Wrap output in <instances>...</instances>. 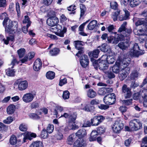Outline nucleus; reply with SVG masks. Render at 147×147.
<instances>
[{
    "instance_id": "obj_1",
    "label": "nucleus",
    "mask_w": 147,
    "mask_h": 147,
    "mask_svg": "<svg viewBox=\"0 0 147 147\" xmlns=\"http://www.w3.org/2000/svg\"><path fill=\"white\" fill-rule=\"evenodd\" d=\"M7 16V13H4L1 15L0 17V19L1 20L4 19L3 22V25L4 26L5 24H6L5 31L7 32L15 33L17 30V23L16 22H13L9 20Z\"/></svg>"
},
{
    "instance_id": "obj_2",
    "label": "nucleus",
    "mask_w": 147,
    "mask_h": 147,
    "mask_svg": "<svg viewBox=\"0 0 147 147\" xmlns=\"http://www.w3.org/2000/svg\"><path fill=\"white\" fill-rule=\"evenodd\" d=\"M130 62V59L129 58H124L121 61L118 60L112 67V71L115 73H118L120 70L122 71L128 66Z\"/></svg>"
},
{
    "instance_id": "obj_3",
    "label": "nucleus",
    "mask_w": 147,
    "mask_h": 147,
    "mask_svg": "<svg viewBox=\"0 0 147 147\" xmlns=\"http://www.w3.org/2000/svg\"><path fill=\"white\" fill-rule=\"evenodd\" d=\"M144 53V51L140 49L138 44L135 43L128 52V54L131 57H138Z\"/></svg>"
},
{
    "instance_id": "obj_4",
    "label": "nucleus",
    "mask_w": 147,
    "mask_h": 147,
    "mask_svg": "<svg viewBox=\"0 0 147 147\" xmlns=\"http://www.w3.org/2000/svg\"><path fill=\"white\" fill-rule=\"evenodd\" d=\"M129 126L131 131H136L142 127V123L138 119H135L131 121L129 123Z\"/></svg>"
},
{
    "instance_id": "obj_5",
    "label": "nucleus",
    "mask_w": 147,
    "mask_h": 147,
    "mask_svg": "<svg viewBox=\"0 0 147 147\" xmlns=\"http://www.w3.org/2000/svg\"><path fill=\"white\" fill-rule=\"evenodd\" d=\"M124 125L121 120L118 119L113 123L112 129L113 132L116 133H119L123 128Z\"/></svg>"
},
{
    "instance_id": "obj_6",
    "label": "nucleus",
    "mask_w": 147,
    "mask_h": 147,
    "mask_svg": "<svg viewBox=\"0 0 147 147\" xmlns=\"http://www.w3.org/2000/svg\"><path fill=\"white\" fill-rule=\"evenodd\" d=\"M115 94L113 93L109 94L105 96L103 98L104 102L107 105L114 104L116 100Z\"/></svg>"
},
{
    "instance_id": "obj_7",
    "label": "nucleus",
    "mask_w": 147,
    "mask_h": 147,
    "mask_svg": "<svg viewBox=\"0 0 147 147\" xmlns=\"http://www.w3.org/2000/svg\"><path fill=\"white\" fill-rule=\"evenodd\" d=\"M74 45L75 48L79 50L76 55L79 57L84 52V48L82 47L84 45V42L79 40H76L74 42Z\"/></svg>"
},
{
    "instance_id": "obj_8",
    "label": "nucleus",
    "mask_w": 147,
    "mask_h": 147,
    "mask_svg": "<svg viewBox=\"0 0 147 147\" xmlns=\"http://www.w3.org/2000/svg\"><path fill=\"white\" fill-rule=\"evenodd\" d=\"M54 29L57 31L55 32V34L61 37H64V34L66 32L67 30V28L65 27H64L62 30V26L59 24L57 25Z\"/></svg>"
},
{
    "instance_id": "obj_9",
    "label": "nucleus",
    "mask_w": 147,
    "mask_h": 147,
    "mask_svg": "<svg viewBox=\"0 0 147 147\" xmlns=\"http://www.w3.org/2000/svg\"><path fill=\"white\" fill-rule=\"evenodd\" d=\"M114 55V53L112 52L111 54H109L107 56L106 55H103L101 57V59L105 60L106 59V61L108 64H113L115 61Z\"/></svg>"
},
{
    "instance_id": "obj_10",
    "label": "nucleus",
    "mask_w": 147,
    "mask_h": 147,
    "mask_svg": "<svg viewBox=\"0 0 147 147\" xmlns=\"http://www.w3.org/2000/svg\"><path fill=\"white\" fill-rule=\"evenodd\" d=\"M75 122L69 121L66 123V126L64 129L65 132H67L71 130H75L78 128V125L75 124Z\"/></svg>"
},
{
    "instance_id": "obj_11",
    "label": "nucleus",
    "mask_w": 147,
    "mask_h": 147,
    "mask_svg": "<svg viewBox=\"0 0 147 147\" xmlns=\"http://www.w3.org/2000/svg\"><path fill=\"white\" fill-rule=\"evenodd\" d=\"M63 117L66 118L68 119V121L75 122V121L77 118V114L75 113H65L64 114L61 115L60 117Z\"/></svg>"
},
{
    "instance_id": "obj_12",
    "label": "nucleus",
    "mask_w": 147,
    "mask_h": 147,
    "mask_svg": "<svg viewBox=\"0 0 147 147\" xmlns=\"http://www.w3.org/2000/svg\"><path fill=\"white\" fill-rule=\"evenodd\" d=\"M122 91L124 94V97L126 98H130L132 95L131 89L125 84L122 87Z\"/></svg>"
},
{
    "instance_id": "obj_13",
    "label": "nucleus",
    "mask_w": 147,
    "mask_h": 147,
    "mask_svg": "<svg viewBox=\"0 0 147 147\" xmlns=\"http://www.w3.org/2000/svg\"><path fill=\"white\" fill-rule=\"evenodd\" d=\"M24 138L23 139V142H26L27 140H31L33 138L36 137V134L34 133L30 132H26L23 133Z\"/></svg>"
},
{
    "instance_id": "obj_14",
    "label": "nucleus",
    "mask_w": 147,
    "mask_h": 147,
    "mask_svg": "<svg viewBox=\"0 0 147 147\" xmlns=\"http://www.w3.org/2000/svg\"><path fill=\"white\" fill-rule=\"evenodd\" d=\"M34 98V96L32 94L27 93L23 95L22 99L24 102L28 103L32 102Z\"/></svg>"
},
{
    "instance_id": "obj_15",
    "label": "nucleus",
    "mask_w": 147,
    "mask_h": 147,
    "mask_svg": "<svg viewBox=\"0 0 147 147\" xmlns=\"http://www.w3.org/2000/svg\"><path fill=\"white\" fill-rule=\"evenodd\" d=\"M80 63L81 65L84 67H86L88 65L89 60L88 57L85 55H83L80 58Z\"/></svg>"
},
{
    "instance_id": "obj_16",
    "label": "nucleus",
    "mask_w": 147,
    "mask_h": 147,
    "mask_svg": "<svg viewBox=\"0 0 147 147\" xmlns=\"http://www.w3.org/2000/svg\"><path fill=\"white\" fill-rule=\"evenodd\" d=\"M59 22V19L55 17L50 18L48 19L47 20V24L48 25L51 26L56 25Z\"/></svg>"
},
{
    "instance_id": "obj_17",
    "label": "nucleus",
    "mask_w": 147,
    "mask_h": 147,
    "mask_svg": "<svg viewBox=\"0 0 147 147\" xmlns=\"http://www.w3.org/2000/svg\"><path fill=\"white\" fill-rule=\"evenodd\" d=\"M122 72L119 75V78L121 80H123L127 76L129 72L130 68L128 66L122 70Z\"/></svg>"
},
{
    "instance_id": "obj_18",
    "label": "nucleus",
    "mask_w": 147,
    "mask_h": 147,
    "mask_svg": "<svg viewBox=\"0 0 147 147\" xmlns=\"http://www.w3.org/2000/svg\"><path fill=\"white\" fill-rule=\"evenodd\" d=\"M86 145V141L82 139H79L74 142L73 147H84Z\"/></svg>"
},
{
    "instance_id": "obj_19",
    "label": "nucleus",
    "mask_w": 147,
    "mask_h": 147,
    "mask_svg": "<svg viewBox=\"0 0 147 147\" xmlns=\"http://www.w3.org/2000/svg\"><path fill=\"white\" fill-rule=\"evenodd\" d=\"M100 62H99L98 64V67L99 69L102 70H105L107 69L108 67V63L105 59H100Z\"/></svg>"
},
{
    "instance_id": "obj_20",
    "label": "nucleus",
    "mask_w": 147,
    "mask_h": 147,
    "mask_svg": "<svg viewBox=\"0 0 147 147\" xmlns=\"http://www.w3.org/2000/svg\"><path fill=\"white\" fill-rule=\"evenodd\" d=\"M100 50L103 52H106L110 54L112 52L110 47L107 43L103 44L100 48Z\"/></svg>"
},
{
    "instance_id": "obj_21",
    "label": "nucleus",
    "mask_w": 147,
    "mask_h": 147,
    "mask_svg": "<svg viewBox=\"0 0 147 147\" xmlns=\"http://www.w3.org/2000/svg\"><path fill=\"white\" fill-rule=\"evenodd\" d=\"M115 35L114 37H113V44H117L119 41H121L124 39L123 36L120 34H116L117 32H115L114 33Z\"/></svg>"
},
{
    "instance_id": "obj_22",
    "label": "nucleus",
    "mask_w": 147,
    "mask_h": 147,
    "mask_svg": "<svg viewBox=\"0 0 147 147\" xmlns=\"http://www.w3.org/2000/svg\"><path fill=\"white\" fill-rule=\"evenodd\" d=\"M42 66V62L40 59H37L34 62L33 65V68L35 71H38Z\"/></svg>"
},
{
    "instance_id": "obj_23",
    "label": "nucleus",
    "mask_w": 147,
    "mask_h": 147,
    "mask_svg": "<svg viewBox=\"0 0 147 147\" xmlns=\"http://www.w3.org/2000/svg\"><path fill=\"white\" fill-rule=\"evenodd\" d=\"M28 86L27 81L26 80H24L19 82L18 85V88L19 90H23L26 89Z\"/></svg>"
},
{
    "instance_id": "obj_24",
    "label": "nucleus",
    "mask_w": 147,
    "mask_h": 147,
    "mask_svg": "<svg viewBox=\"0 0 147 147\" xmlns=\"http://www.w3.org/2000/svg\"><path fill=\"white\" fill-rule=\"evenodd\" d=\"M87 132L85 129H82L78 131L76 134V135L79 138V139H80L85 136Z\"/></svg>"
},
{
    "instance_id": "obj_25",
    "label": "nucleus",
    "mask_w": 147,
    "mask_h": 147,
    "mask_svg": "<svg viewBox=\"0 0 147 147\" xmlns=\"http://www.w3.org/2000/svg\"><path fill=\"white\" fill-rule=\"evenodd\" d=\"M123 10L125 12V16H123L122 15L119 16L118 19L121 21L129 19V12L126 9H124Z\"/></svg>"
},
{
    "instance_id": "obj_26",
    "label": "nucleus",
    "mask_w": 147,
    "mask_h": 147,
    "mask_svg": "<svg viewBox=\"0 0 147 147\" xmlns=\"http://www.w3.org/2000/svg\"><path fill=\"white\" fill-rule=\"evenodd\" d=\"M97 24V21L95 20L91 21L87 26V28L89 30H93L96 27Z\"/></svg>"
},
{
    "instance_id": "obj_27",
    "label": "nucleus",
    "mask_w": 147,
    "mask_h": 147,
    "mask_svg": "<svg viewBox=\"0 0 147 147\" xmlns=\"http://www.w3.org/2000/svg\"><path fill=\"white\" fill-rule=\"evenodd\" d=\"M14 40V36L13 35H10L6 37V38H3V41L4 43L6 45H8L9 41L13 42Z\"/></svg>"
},
{
    "instance_id": "obj_28",
    "label": "nucleus",
    "mask_w": 147,
    "mask_h": 147,
    "mask_svg": "<svg viewBox=\"0 0 147 147\" xmlns=\"http://www.w3.org/2000/svg\"><path fill=\"white\" fill-rule=\"evenodd\" d=\"M97 132L96 131H93L89 138V141L90 142L94 141L96 140L97 136Z\"/></svg>"
},
{
    "instance_id": "obj_29",
    "label": "nucleus",
    "mask_w": 147,
    "mask_h": 147,
    "mask_svg": "<svg viewBox=\"0 0 147 147\" xmlns=\"http://www.w3.org/2000/svg\"><path fill=\"white\" fill-rule=\"evenodd\" d=\"M80 108L87 111H91L94 110L95 108L93 105H86L84 107H81Z\"/></svg>"
},
{
    "instance_id": "obj_30",
    "label": "nucleus",
    "mask_w": 147,
    "mask_h": 147,
    "mask_svg": "<svg viewBox=\"0 0 147 147\" xmlns=\"http://www.w3.org/2000/svg\"><path fill=\"white\" fill-rule=\"evenodd\" d=\"M15 109L16 107L15 105L13 104H11L7 108V112L8 114H12L14 112Z\"/></svg>"
},
{
    "instance_id": "obj_31",
    "label": "nucleus",
    "mask_w": 147,
    "mask_h": 147,
    "mask_svg": "<svg viewBox=\"0 0 147 147\" xmlns=\"http://www.w3.org/2000/svg\"><path fill=\"white\" fill-rule=\"evenodd\" d=\"M100 51L98 49H96L92 52H89L88 55L90 57L97 58Z\"/></svg>"
},
{
    "instance_id": "obj_32",
    "label": "nucleus",
    "mask_w": 147,
    "mask_h": 147,
    "mask_svg": "<svg viewBox=\"0 0 147 147\" xmlns=\"http://www.w3.org/2000/svg\"><path fill=\"white\" fill-rule=\"evenodd\" d=\"M142 0H131L129 2L130 6L131 7H135L140 3Z\"/></svg>"
},
{
    "instance_id": "obj_33",
    "label": "nucleus",
    "mask_w": 147,
    "mask_h": 147,
    "mask_svg": "<svg viewBox=\"0 0 147 147\" xmlns=\"http://www.w3.org/2000/svg\"><path fill=\"white\" fill-rule=\"evenodd\" d=\"M129 45V43L127 42H121L118 45L119 47L122 50L125 49L128 47Z\"/></svg>"
},
{
    "instance_id": "obj_34",
    "label": "nucleus",
    "mask_w": 147,
    "mask_h": 147,
    "mask_svg": "<svg viewBox=\"0 0 147 147\" xmlns=\"http://www.w3.org/2000/svg\"><path fill=\"white\" fill-rule=\"evenodd\" d=\"M137 20V21L135 23V25L136 26H139L142 25L144 23V21L143 19L138 18L137 19L136 18H134L133 19V21L134 22L136 20Z\"/></svg>"
},
{
    "instance_id": "obj_35",
    "label": "nucleus",
    "mask_w": 147,
    "mask_h": 147,
    "mask_svg": "<svg viewBox=\"0 0 147 147\" xmlns=\"http://www.w3.org/2000/svg\"><path fill=\"white\" fill-rule=\"evenodd\" d=\"M146 90H144L142 94V97L143 99V105L145 107H147V94L145 93Z\"/></svg>"
},
{
    "instance_id": "obj_36",
    "label": "nucleus",
    "mask_w": 147,
    "mask_h": 147,
    "mask_svg": "<svg viewBox=\"0 0 147 147\" xmlns=\"http://www.w3.org/2000/svg\"><path fill=\"white\" fill-rule=\"evenodd\" d=\"M60 50L59 49L55 48L50 50L49 53L52 56H55L58 54Z\"/></svg>"
},
{
    "instance_id": "obj_37",
    "label": "nucleus",
    "mask_w": 147,
    "mask_h": 147,
    "mask_svg": "<svg viewBox=\"0 0 147 147\" xmlns=\"http://www.w3.org/2000/svg\"><path fill=\"white\" fill-rule=\"evenodd\" d=\"M55 73L52 71H49L47 73L46 76L47 78L49 79L52 80L55 77Z\"/></svg>"
},
{
    "instance_id": "obj_38",
    "label": "nucleus",
    "mask_w": 147,
    "mask_h": 147,
    "mask_svg": "<svg viewBox=\"0 0 147 147\" xmlns=\"http://www.w3.org/2000/svg\"><path fill=\"white\" fill-rule=\"evenodd\" d=\"M87 95L89 97L92 98L95 97L96 93L92 89H90L88 91Z\"/></svg>"
},
{
    "instance_id": "obj_39",
    "label": "nucleus",
    "mask_w": 147,
    "mask_h": 147,
    "mask_svg": "<svg viewBox=\"0 0 147 147\" xmlns=\"http://www.w3.org/2000/svg\"><path fill=\"white\" fill-rule=\"evenodd\" d=\"M30 147H43V145L41 142L36 141L32 143Z\"/></svg>"
},
{
    "instance_id": "obj_40",
    "label": "nucleus",
    "mask_w": 147,
    "mask_h": 147,
    "mask_svg": "<svg viewBox=\"0 0 147 147\" xmlns=\"http://www.w3.org/2000/svg\"><path fill=\"white\" fill-rule=\"evenodd\" d=\"M80 17H82L84 16L86 11V8L85 6L83 4H82L80 6Z\"/></svg>"
},
{
    "instance_id": "obj_41",
    "label": "nucleus",
    "mask_w": 147,
    "mask_h": 147,
    "mask_svg": "<svg viewBox=\"0 0 147 147\" xmlns=\"http://www.w3.org/2000/svg\"><path fill=\"white\" fill-rule=\"evenodd\" d=\"M17 139L16 136L14 135L12 136L9 140L10 144L12 145H15L17 143Z\"/></svg>"
},
{
    "instance_id": "obj_42",
    "label": "nucleus",
    "mask_w": 147,
    "mask_h": 147,
    "mask_svg": "<svg viewBox=\"0 0 147 147\" xmlns=\"http://www.w3.org/2000/svg\"><path fill=\"white\" fill-rule=\"evenodd\" d=\"M91 124L92 126H97L99 124L96 116L91 119Z\"/></svg>"
},
{
    "instance_id": "obj_43",
    "label": "nucleus",
    "mask_w": 147,
    "mask_h": 147,
    "mask_svg": "<svg viewBox=\"0 0 147 147\" xmlns=\"http://www.w3.org/2000/svg\"><path fill=\"white\" fill-rule=\"evenodd\" d=\"M19 128L22 131H25L27 129V126L25 123H22L19 125Z\"/></svg>"
},
{
    "instance_id": "obj_44",
    "label": "nucleus",
    "mask_w": 147,
    "mask_h": 147,
    "mask_svg": "<svg viewBox=\"0 0 147 147\" xmlns=\"http://www.w3.org/2000/svg\"><path fill=\"white\" fill-rule=\"evenodd\" d=\"M15 71L13 69H11L9 68L6 70V73L7 75L12 76H13L15 74Z\"/></svg>"
},
{
    "instance_id": "obj_45",
    "label": "nucleus",
    "mask_w": 147,
    "mask_h": 147,
    "mask_svg": "<svg viewBox=\"0 0 147 147\" xmlns=\"http://www.w3.org/2000/svg\"><path fill=\"white\" fill-rule=\"evenodd\" d=\"M127 24V22H123L118 30V32H121L125 30Z\"/></svg>"
},
{
    "instance_id": "obj_46",
    "label": "nucleus",
    "mask_w": 147,
    "mask_h": 147,
    "mask_svg": "<svg viewBox=\"0 0 147 147\" xmlns=\"http://www.w3.org/2000/svg\"><path fill=\"white\" fill-rule=\"evenodd\" d=\"M75 135L72 134L70 135L67 138V142L68 144L71 145L73 143L74 140Z\"/></svg>"
},
{
    "instance_id": "obj_47",
    "label": "nucleus",
    "mask_w": 147,
    "mask_h": 147,
    "mask_svg": "<svg viewBox=\"0 0 147 147\" xmlns=\"http://www.w3.org/2000/svg\"><path fill=\"white\" fill-rule=\"evenodd\" d=\"M120 11L117 10V12H115L113 13L112 14L111 17L114 21H115L117 20V17L119 14Z\"/></svg>"
},
{
    "instance_id": "obj_48",
    "label": "nucleus",
    "mask_w": 147,
    "mask_h": 147,
    "mask_svg": "<svg viewBox=\"0 0 147 147\" xmlns=\"http://www.w3.org/2000/svg\"><path fill=\"white\" fill-rule=\"evenodd\" d=\"M54 129V126L52 124H49L47 128V132L49 134L52 133Z\"/></svg>"
},
{
    "instance_id": "obj_49",
    "label": "nucleus",
    "mask_w": 147,
    "mask_h": 147,
    "mask_svg": "<svg viewBox=\"0 0 147 147\" xmlns=\"http://www.w3.org/2000/svg\"><path fill=\"white\" fill-rule=\"evenodd\" d=\"M76 6L75 5H72L67 7V9L68 10L70 11H72V12L69 13V14H75V12L74 11L76 9Z\"/></svg>"
},
{
    "instance_id": "obj_50",
    "label": "nucleus",
    "mask_w": 147,
    "mask_h": 147,
    "mask_svg": "<svg viewBox=\"0 0 147 147\" xmlns=\"http://www.w3.org/2000/svg\"><path fill=\"white\" fill-rule=\"evenodd\" d=\"M48 132L45 129H43L41 132V136L43 138H47L48 136Z\"/></svg>"
},
{
    "instance_id": "obj_51",
    "label": "nucleus",
    "mask_w": 147,
    "mask_h": 147,
    "mask_svg": "<svg viewBox=\"0 0 147 147\" xmlns=\"http://www.w3.org/2000/svg\"><path fill=\"white\" fill-rule=\"evenodd\" d=\"M25 50L24 49H21L18 51V53L20 58L22 57L25 53Z\"/></svg>"
},
{
    "instance_id": "obj_52",
    "label": "nucleus",
    "mask_w": 147,
    "mask_h": 147,
    "mask_svg": "<svg viewBox=\"0 0 147 147\" xmlns=\"http://www.w3.org/2000/svg\"><path fill=\"white\" fill-rule=\"evenodd\" d=\"M70 93L67 90H65L63 92L62 97L65 100L68 99L69 97Z\"/></svg>"
},
{
    "instance_id": "obj_53",
    "label": "nucleus",
    "mask_w": 147,
    "mask_h": 147,
    "mask_svg": "<svg viewBox=\"0 0 147 147\" xmlns=\"http://www.w3.org/2000/svg\"><path fill=\"white\" fill-rule=\"evenodd\" d=\"M130 0H120V3L122 6L127 7L128 6L129 2Z\"/></svg>"
},
{
    "instance_id": "obj_54",
    "label": "nucleus",
    "mask_w": 147,
    "mask_h": 147,
    "mask_svg": "<svg viewBox=\"0 0 147 147\" xmlns=\"http://www.w3.org/2000/svg\"><path fill=\"white\" fill-rule=\"evenodd\" d=\"M13 118L11 117H8L6 119L3 121V122L6 124H9L11 123L13 120Z\"/></svg>"
},
{
    "instance_id": "obj_55",
    "label": "nucleus",
    "mask_w": 147,
    "mask_h": 147,
    "mask_svg": "<svg viewBox=\"0 0 147 147\" xmlns=\"http://www.w3.org/2000/svg\"><path fill=\"white\" fill-rule=\"evenodd\" d=\"M134 34L136 35H142L144 32V31L142 29L137 30V29H134L133 30Z\"/></svg>"
},
{
    "instance_id": "obj_56",
    "label": "nucleus",
    "mask_w": 147,
    "mask_h": 147,
    "mask_svg": "<svg viewBox=\"0 0 147 147\" xmlns=\"http://www.w3.org/2000/svg\"><path fill=\"white\" fill-rule=\"evenodd\" d=\"M111 8L114 10H116L117 9L118 4L116 2H112L110 3Z\"/></svg>"
},
{
    "instance_id": "obj_57",
    "label": "nucleus",
    "mask_w": 147,
    "mask_h": 147,
    "mask_svg": "<svg viewBox=\"0 0 147 147\" xmlns=\"http://www.w3.org/2000/svg\"><path fill=\"white\" fill-rule=\"evenodd\" d=\"M105 88H102L99 89L98 91V94L101 95H103L106 94Z\"/></svg>"
},
{
    "instance_id": "obj_58",
    "label": "nucleus",
    "mask_w": 147,
    "mask_h": 147,
    "mask_svg": "<svg viewBox=\"0 0 147 147\" xmlns=\"http://www.w3.org/2000/svg\"><path fill=\"white\" fill-rule=\"evenodd\" d=\"M132 99L124 100L122 101V104L126 105H130L132 104Z\"/></svg>"
},
{
    "instance_id": "obj_59",
    "label": "nucleus",
    "mask_w": 147,
    "mask_h": 147,
    "mask_svg": "<svg viewBox=\"0 0 147 147\" xmlns=\"http://www.w3.org/2000/svg\"><path fill=\"white\" fill-rule=\"evenodd\" d=\"M54 137L56 138L57 140H61L63 138V136L62 134L60 132L57 133L54 135Z\"/></svg>"
},
{
    "instance_id": "obj_60",
    "label": "nucleus",
    "mask_w": 147,
    "mask_h": 147,
    "mask_svg": "<svg viewBox=\"0 0 147 147\" xmlns=\"http://www.w3.org/2000/svg\"><path fill=\"white\" fill-rule=\"evenodd\" d=\"M19 62L15 58H13L12 60L10 65L11 66V68H13L14 66L17 64H18Z\"/></svg>"
},
{
    "instance_id": "obj_61",
    "label": "nucleus",
    "mask_w": 147,
    "mask_h": 147,
    "mask_svg": "<svg viewBox=\"0 0 147 147\" xmlns=\"http://www.w3.org/2000/svg\"><path fill=\"white\" fill-rule=\"evenodd\" d=\"M105 131V129L103 127H100L98 128L96 132H97V134H99L101 135L104 133Z\"/></svg>"
},
{
    "instance_id": "obj_62",
    "label": "nucleus",
    "mask_w": 147,
    "mask_h": 147,
    "mask_svg": "<svg viewBox=\"0 0 147 147\" xmlns=\"http://www.w3.org/2000/svg\"><path fill=\"white\" fill-rule=\"evenodd\" d=\"M138 73L137 71H135L132 72L131 75V78L133 79L137 78L138 76Z\"/></svg>"
},
{
    "instance_id": "obj_63",
    "label": "nucleus",
    "mask_w": 147,
    "mask_h": 147,
    "mask_svg": "<svg viewBox=\"0 0 147 147\" xmlns=\"http://www.w3.org/2000/svg\"><path fill=\"white\" fill-rule=\"evenodd\" d=\"M67 82V80L66 78H64L63 79L60 80L59 85L60 86H62L64 84H66Z\"/></svg>"
},
{
    "instance_id": "obj_64",
    "label": "nucleus",
    "mask_w": 147,
    "mask_h": 147,
    "mask_svg": "<svg viewBox=\"0 0 147 147\" xmlns=\"http://www.w3.org/2000/svg\"><path fill=\"white\" fill-rule=\"evenodd\" d=\"M98 108L101 110H106L109 108V106L105 105L103 104H100L98 106Z\"/></svg>"
}]
</instances>
